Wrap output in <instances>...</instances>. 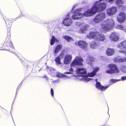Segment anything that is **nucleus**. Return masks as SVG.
Listing matches in <instances>:
<instances>
[{"instance_id": "1", "label": "nucleus", "mask_w": 126, "mask_h": 126, "mask_svg": "<svg viewBox=\"0 0 126 126\" xmlns=\"http://www.w3.org/2000/svg\"><path fill=\"white\" fill-rule=\"evenodd\" d=\"M106 7L105 3H101L100 1H97L94 3V5L91 8L84 12L83 14L79 12L80 11V9L76 10L74 11V14L72 15V18L74 19H78L84 16L86 17L91 16L95 14L97 11H102Z\"/></svg>"}, {"instance_id": "2", "label": "nucleus", "mask_w": 126, "mask_h": 126, "mask_svg": "<svg viewBox=\"0 0 126 126\" xmlns=\"http://www.w3.org/2000/svg\"><path fill=\"white\" fill-rule=\"evenodd\" d=\"M83 61V59L80 56L76 57L74 61L70 65L71 67H77L76 73L77 74H85L86 73L87 71L85 69L79 67L83 65L82 62Z\"/></svg>"}, {"instance_id": "3", "label": "nucleus", "mask_w": 126, "mask_h": 126, "mask_svg": "<svg viewBox=\"0 0 126 126\" xmlns=\"http://www.w3.org/2000/svg\"><path fill=\"white\" fill-rule=\"evenodd\" d=\"M114 24V21L112 19L105 20L101 23V28L100 29V31L102 33H106L113 28Z\"/></svg>"}, {"instance_id": "4", "label": "nucleus", "mask_w": 126, "mask_h": 126, "mask_svg": "<svg viewBox=\"0 0 126 126\" xmlns=\"http://www.w3.org/2000/svg\"><path fill=\"white\" fill-rule=\"evenodd\" d=\"M87 37L89 39L93 38L99 42L104 41L105 39L104 35L100 32H92L87 35Z\"/></svg>"}, {"instance_id": "5", "label": "nucleus", "mask_w": 126, "mask_h": 126, "mask_svg": "<svg viewBox=\"0 0 126 126\" xmlns=\"http://www.w3.org/2000/svg\"><path fill=\"white\" fill-rule=\"evenodd\" d=\"M99 69V68L98 67H96L94 68L93 71L91 73H89L88 75H81L82 77V79L85 82L91 80L92 79L88 78V76L90 77H93L96 74V73L97 72Z\"/></svg>"}, {"instance_id": "6", "label": "nucleus", "mask_w": 126, "mask_h": 126, "mask_svg": "<svg viewBox=\"0 0 126 126\" xmlns=\"http://www.w3.org/2000/svg\"><path fill=\"white\" fill-rule=\"evenodd\" d=\"M108 66L110 68V69L106 71L107 73L112 74L113 73H117L119 71V70L117 68L116 65L114 64H109L108 65Z\"/></svg>"}, {"instance_id": "7", "label": "nucleus", "mask_w": 126, "mask_h": 126, "mask_svg": "<svg viewBox=\"0 0 126 126\" xmlns=\"http://www.w3.org/2000/svg\"><path fill=\"white\" fill-rule=\"evenodd\" d=\"M106 15L105 13H101L96 15L93 20L95 23H98L105 19Z\"/></svg>"}, {"instance_id": "8", "label": "nucleus", "mask_w": 126, "mask_h": 126, "mask_svg": "<svg viewBox=\"0 0 126 126\" xmlns=\"http://www.w3.org/2000/svg\"><path fill=\"white\" fill-rule=\"evenodd\" d=\"M109 37L110 40L111 42H116L119 39V34L117 32H114L111 33Z\"/></svg>"}, {"instance_id": "9", "label": "nucleus", "mask_w": 126, "mask_h": 126, "mask_svg": "<svg viewBox=\"0 0 126 126\" xmlns=\"http://www.w3.org/2000/svg\"><path fill=\"white\" fill-rule=\"evenodd\" d=\"M117 10L116 7L112 6L107 10L106 13L108 16H111L114 15L116 13Z\"/></svg>"}, {"instance_id": "10", "label": "nucleus", "mask_w": 126, "mask_h": 126, "mask_svg": "<svg viewBox=\"0 0 126 126\" xmlns=\"http://www.w3.org/2000/svg\"><path fill=\"white\" fill-rule=\"evenodd\" d=\"M76 25L77 26H82L79 30L80 33H84V32L87 30L88 27V25L80 22H76Z\"/></svg>"}, {"instance_id": "11", "label": "nucleus", "mask_w": 126, "mask_h": 126, "mask_svg": "<svg viewBox=\"0 0 126 126\" xmlns=\"http://www.w3.org/2000/svg\"><path fill=\"white\" fill-rule=\"evenodd\" d=\"M126 17V14L124 13H120L117 17V20L120 23H122L125 21Z\"/></svg>"}, {"instance_id": "12", "label": "nucleus", "mask_w": 126, "mask_h": 126, "mask_svg": "<svg viewBox=\"0 0 126 126\" xmlns=\"http://www.w3.org/2000/svg\"><path fill=\"white\" fill-rule=\"evenodd\" d=\"M96 87L98 89L100 90L101 91H105L109 87V86H103L101 84L100 82H97L96 84Z\"/></svg>"}, {"instance_id": "13", "label": "nucleus", "mask_w": 126, "mask_h": 126, "mask_svg": "<svg viewBox=\"0 0 126 126\" xmlns=\"http://www.w3.org/2000/svg\"><path fill=\"white\" fill-rule=\"evenodd\" d=\"M72 57L70 54H67L66 55L64 59V62L65 64H68L70 63L71 61Z\"/></svg>"}, {"instance_id": "14", "label": "nucleus", "mask_w": 126, "mask_h": 126, "mask_svg": "<svg viewBox=\"0 0 126 126\" xmlns=\"http://www.w3.org/2000/svg\"><path fill=\"white\" fill-rule=\"evenodd\" d=\"M10 35L9 36L8 35L7 38L5 40V42L4 43L5 45L7 47H10L12 48H13V46L11 41L10 40Z\"/></svg>"}, {"instance_id": "15", "label": "nucleus", "mask_w": 126, "mask_h": 126, "mask_svg": "<svg viewBox=\"0 0 126 126\" xmlns=\"http://www.w3.org/2000/svg\"><path fill=\"white\" fill-rule=\"evenodd\" d=\"M72 22V21L71 19L66 17L64 19L62 23L65 26H68L71 25Z\"/></svg>"}, {"instance_id": "16", "label": "nucleus", "mask_w": 126, "mask_h": 126, "mask_svg": "<svg viewBox=\"0 0 126 126\" xmlns=\"http://www.w3.org/2000/svg\"><path fill=\"white\" fill-rule=\"evenodd\" d=\"M78 44L80 47L84 49H86L87 47V44L85 42L83 41H79Z\"/></svg>"}, {"instance_id": "17", "label": "nucleus", "mask_w": 126, "mask_h": 126, "mask_svg": "<svg viewBox=\"0 0 126 126\" xmlns=\"http://www.w3.org/2000/svg\"><path fill=\"white\" fill-rule=\"evenodd\" d=\"M117 46L118 48L121 49H126V40L121 42Z\"/></svg>"}, {"instance_id": "18", "label": "nucleus", "mask_w": 126, "mask_h": 126, "mask_svg": "<svg viewBox=\"0 0 126 126\" xmlns=\"http://www.w3.org/2000/svg\"><path fill=\"white\" fill-rule=\"evenodd\" d=\"M114 52V49L108 48L106 51V53L108 56H111L113 54Z\"/></svg>"}, {"instance_id": "19", "label": "nucleus", "mask_w": 126, "mask_h": 126, "mask_svg": "<svg viewBox=\"0 0 126 126\" xmlns=\"http://www.w3.org/2000/svg\"><path fill=\"white\" fill-rule=\"evenodd\" d=\"M99 45V43L95 41L91 42L90 44V47L92 48H95L97 47Z\"/></svg>"}, {"instance_id": "20", "label": "nucleus", "mask_w": 126, "mask_h": 126, "mask_svg": "<svg viewBox=\"0 0 126 126\" xmlns=\"http://www.w3.org/2000/svg\"><path fill=\"white\" fill-rule=\"evenodd\" d=\"M62 46L60 44L58 45L56 47L54 50V53H57L62 48Z\"/></svg>"}, {"instance_id": "21", "label": "nucleus", "mask_w": 126, "mask_h": 126, "mask_svg": "<svg viewBox=\"0 0 126 126\" xmlns=\"http://www.w3.org/2000/svg\"><path fill=\"white\" fill-rule=\"evenodd\" d=\"M116 4L118 7H121L123 6L124 2L122 0H117Z\"/></svg>"}, {"instance_id": "22", "label": "nucleus", "mask_w": 126, "mask_h": 126, "mask_svg": "<svg viewBox=\"0 0 126 126\" xmlns=\"http://www.w3.org/2000/svg\"><path fill=\"white\" fill-rule=\"evenodd\" d=\"M114 61L116 62H126V58H123L120 59H118L117 58H115L114 59Z\"/></svg>"}, {"instance_id": "23", "label": "nucleus", "mask_w": 126, "mask_h": 126, "mask_svg": "<svg viewBox=\"0 0 126 126\" xmlns=\"http://www.w3.org/2000/svg\"><path fill=\"white\" fill-rule=\"evenodd\" d=\"M56 41L57 42H59V40L55 38L54 36H52V38L50 40V45H53Z\"/></svg>"}, {"instance_id": "24", "label": "nucleus", "mask_w": 126, "mask_h": 126, "mask_svg": "<svg viewBox=\"0 0 126 126\" xmlns=\"http://www.w3.org/2000/svg\"><path fill=\"white\" fill-rule=\"evenodd\" d=\"M47 71L49 74H53L55 73V71L52 67H49L47 69Z\"/></svg>"}, {"instance_id": "25", "label": "nucleus", "mask_w": 126, "mask_h": 126, "mask_svg": "<svg viewBox=\"0 0 126 126\" xmlns=\"http://www.w3.org/2000/svg\"><path fill=\"white\" fill-rule=\"evenodd\" d=\"M63 37L68 42H70L73 40L72 38L68 36H63Z\"/></svg>"}, {"instance_id": "26", "label": "nucleus", "mask_w": 126, "mask_h": 126, "mask_svg": "<svg viewBox=\"0 0 126 126\" xmlns=\"http://www.w3.org/2000/svg\"><path fill=\"white\" fill-rule=\"evenodd\" d=\"M94 59L92 57H88L87 59V62L89 64H90L94 61Z\"/></svg>"}, {"instance_id": "27", "label": "nucleus", "mask_w": 126, "mask_h": 126, "mask_svg": "<svg viewBox=\"0 0 126 126\" xmlns=\"http://www.w3.org/2000/svg\"><path fill=\"white\" fill-rule=\"evenodd\" d=\"M121 79H111L110 81V84H109L110 85L112 84L117 82L118 81H119L121 80Z\"/></svg>"}, {"instance_id": "28", "label": "nucleus", "mask_w": 126, "mask_h": 126, "mask_svg": "<svg viewBox=\"0 0 126 126\" xmlns=\"http://www.w3.org/2000/svg\"><path fill=\"white\" fill-rule=\"evenodd\" d=\"M54 60L56 61V63L57 64L59 65L61 64V58L59 56L57 57Z\"/></svg>"}, {"instance_id": "29", "label": "nucleus", "mask_w": 126, "mask_h": 126, "mask_svg": "<svg viewBox=\"0 0 126 126\" xmlns=\"http://www.w3.org/2000/svg\"><path fill=\"white\" fill-rule=\"evenodd\" d=\"M11 25L9 24L8 25H7V29L8 30V33L7 34L8 35H9H9H10V30L11 28Z\"/></svg>"}, {"instance_id": "30", "label": "nucleus", "mask_w": 126, "mask_h": 126, "mask_svg": "<svg viewBox=\"0 0 126 126\" xmlns=\"http://www.w3.org/2000/svg\"><path fill=\"white\" fill-rule=\"evenodd\" d=\"M117 27L118 29L121 30H122L126 33V29L124 27H123L122 26L120 25H118L117 26Z\"/></svg>"}, {"instance_id": "31", "label": "nucleus", "mask_w": 126, "mask_h": 126, "mask_svg": "<svg viewBox=\"0 0 126 126\" xmlns=\"http://www.w3.org/2000/svg\"><path fill=\"white\" fill-rule=\"evenodd\" d=\"M56 76L58 78H62L63 77V74L59 72H57L56 73Z\"/></svg>"}, {"instance_id": "32", "label": "nucleus", "mask_w": 126, "mask_h": 126, "mask_svg": "<svg viewBox=\"0 0 126 126\" xmlns=\"http://www.w3.org/2000/svg\"><path fill=\"white\" fill-rule=\"evenodd\" d=\"M106 2L110 4L113 3L114 0H105Z\"/></svg>"}, {"instance_id": "33", "label": "nucleus", "mask_w": 126, "mask_h": 126, "mask_svg": "<svg viewBox=\"0 0 126 126\" xmlns=\"http://www.w3.org/2000/svg\"><path fill=\"white\" fill-rule=\"evenodd\" d=\"M119 52L122 53H124L126 54V50H120L119 51Z\"/></svg>"}, {"instance_id": "34", "label": "nucleus", "mask_w": 126, "mask_h": 126, "mask_svg": "<svg viewBox=\"0 0 126 126\" xmlns=\"http://www.w3.org/2000/svg\"><path fill=\"white\" fill-rule=\"evenodd\" d=\"M51 94L52 96L54 97V91L53 89L51 88L50 91Z\"/></svg>"}, {"instance_id": "35", "label": "nucleus", "mask_w": 126, "mask_h": 126, "mask_svg": "<svg viewBox=\"0 0 126 126\" xmlns=\"http://www.w3.org/2000/svg\"><path fill=\"white\" fill-rule=\"evenodd\" d=\"M122 80H123L126 79V76H123L121 78Z\"/></svg>"}, {"instance_id": "36", "label": "nucleus", "mask_w": 126, "mask_h": 126, "mask_svg": "<svg viewBox=\"0 0 126 126\" xmlns=\"http://www.w3.org/2000/svg\"><path fill=\"white\" fill-rule=\"evenodd\" d=\"M65 74H72L73 73L71 72H66L64 73Z\"/></svg>"}, {"instance_id": "37", "label": "nucleus", "mask_w": 126, "mask_h": 126, "mask_svg": "<svg viewBox=\"0 0 126 126\" xmlns=\"http://www.w3.org/2000/svg\"><path fill=\"white\" fill-rule=\"evenodd\" d=\"M71 68H70L69 69V71L71 72H74V69L73 68H72V67H71Z\"/></svg>"}, {"instance_id": "38", "label": "nucleus", "mask_w": 126, "mask_h": 126, "mask_svg": "<svg viewBox=\"0 0 126 126\" xmlns=\"http://www.w3.org/2000/svg\"><path fill=\"white\" fill-rule=\"evenodd\" d=\"M77 6V5H74V6L73 7H72V9H71V11H73V10L75 8V7H76V6Z\"/></svg>"}, {"instance_id": "39", "label": "nucleus", "mask_w": 126, "mask_h": 126, "mask_svg": "<svg viewBox=\"0 0 126 126\" xmlns=\"http://www.w3.org/2000/svg\"><path fill=\"white\" fill-rule=\"evenodd\" d=\"M59 80H55L54 81H53L52 82L53 83H54L55 82H57Z\"/></svg>"}, {"instance_id": "40", "label": "nucleus", "mask_w": 126, "mask_h": 126, "mask_svg": "<svg viewBox=\"0 0 126 126\" xmlns=\"http://www.w3.org/2000/svg\"><path fill=\"white\" fill-rule=\"evenodd\" d=\"M8 20H9V19H4V20L5 21V22L6 23V21Z\"/></svg>"}, {"instance_id": "41", "label": "nucleus", "mask_w": 126, "mask_h": 126, "mask_svg": "<svg viewBox=\"0 0 126 126\" xmlns=\"http://www.w3.org/2000/svg\"><path fill=\"white\" fill-rule=\"evenodd\" d=\"M63 77H64L66 78L68 77V76H67L65 75H64L63 74Z\"/></svg>"}, {"instance_id": "42", "label": "nucleus", "mask_w": 126, "mask_h": 126, "mask_svg": "<svg viewBox=\"0 0 126 126\" xmlns=\"http://www.w3.org/2000/svg\"><path fill=\"white\" fill-rule=\"evenodd\" d=\"M70 14V13H68V14L67 15V16H70L69 15Z\"/></svg>"}, {"instance_id": "43", "label": "nucleus", "mask_w": 126, "mask_h": 126, "mask_svg": "<svg viewBox=\"0 0 126 126\" xmlns=\"http://www.w3.org/2000/svg\"><path fill=\"white\" fill-rule=\"evenodd\" d=\"M12 52L14 54H15V52Z\"/></svg>"}, {"instance_id": "44", "label": "nucleus", "mask_w": 126, "mask_h": 126, "mask_svg": "<svg viewBox=\"0 0 126 126\" xmlns=\"http://www.w3.org/2000/svg\"><path fill=\"white\" fill-rule=\"evenodd\" d=\"M97 79H96L95 80V81H96V82H97Z\"/></svg>"}, {"instance_id": "45", "label": "nucleus", "mask_w": 126, "mask_h": 126, "mask_svg": "<svg viewBox=\"0 0 126 126\" xmlns=\"http://www.w3.org/2000/svg\"><path fill=\"white\" fill-rule=\"evenodd\" d=\"M44 78H47V77L46 76H45L43 77Z\"/></svg>"}, {"instance_id": "46", "label": "nucleus", "mask_w": 126, "mask_h": 126, "mask_svg": "<svg viewBox=\"0 0 126 126\" xmlns=\"http://www.w3.org/2000/svg\"><path fill=\"white\" fill-rule=\"evenodd\" d=\"M99 1H102L103 0H99Z\"/></svg>"}, {"instance_id": "47", "label": "nucleus", "mask_w": 126, "mask_h": 126, "mask_svg": "<svg viewBox=\"0 0 126 126\" xmlns=\"http://www.w3.org/2000/svg\"><path fill=\"white\" fill-rule=\"evenodd\" d=\"M10 52H12L13 51H12V52H11V51H10Z\"/></svg>"}, {"instance_id": "48", "label": "nucleus", "mask_w": 126, "mask_h": 126, "mask_svg": "<svg viewBox=\"0 0 126 126\" xmlns=\"http://www.w3.org/2000/svg\"><path fill=\"white\" fill-rule=\"evenodd\" d=\"M10 52H12L13 51H12V52H11V51H10Z\"/></svg>"}]
</instances>
